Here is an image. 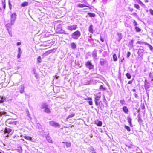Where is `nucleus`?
<instances>
[{
    "label": "nucleus",
    "mask_w": 153,
    "mask_h": 153,
    "mask_svg": "<svg viewBox=\"0 0 153 153\" xmlns=\"http://www.w3.org/2000/svg\"><path fill=\"white\" fill-rule=\"evenodd\" d=\"M77 28V25H75L67 26V29L70 31L76 30Z\"/></svg>",
    "instance_id": "6"
},
{
    "label": "nucleus",
    "mask_w": 153,
    "mask_h": 153,
    "mask_svg": "<svg viewBox=\"0 0 153 153\" xmlns=\"http://www.w3.org/2000/svg\"><path fill=\"white\" fill-rule=\"evenodd\" d=\"M123 111L126 114H128V109L126 106H124L123 108Z\"/></svg>",
    "instance_id": "9"
},
{
    "label": "nucleus",
    "mask_w": 153,
    "mask_h": 153,
    "mask_svg": "<svg viewBox=\"0 0 153 153\" xmlns=\"http://www.w3.org/2000/svg\"><path fill=\"white\" fill-rule=\"evenodd\" d=\"M136 91V89H133L132 90V91H133V92H135Z\"/></svg>",
    "instance_id": "59"
},
{
    "label": "nucleus",
    "mask_w": 153,
    "mask_h": 153,
    "mask_svg": "<svg viewBox=\"0 0 153 153\" xmlns=\"http://www.w3.org/2000/svg\"><path fill=\"white\" fill-rule=\"evenodd\" d=\"M93 25L92 24H91L89 27V28L88 29L89 32L92 33H93Z\"/></svg>",
    "instance_id": "11"
},
{
    "label": "nucleus",
    "mask_w": 153,
    "mask_h": 153,
    "mask_svg": "<svg viewBox=\"0 0 153 153\" xmlns=\"http://www.w3.org/2000/svg\"><path fill=\"white\" fill-rule=\"evenodd\" d=\"M71 48L73 49H75L76 48V45L75 43L74 42H72L71 43Z\"/></svg>",
    "instance_id": "15"
},
{
    "label": "nucleus",
    "mask_w": 153,
    "mask_h": 153,
    "mask_svg": "<svg viewBox=\"0 0 153 153\" xmlns=\"http://www.w3.org/2000/svg\"><path fill=\"white\" fill-rule=\"evenodd\" d=\"M38 62L39 63H40L41 62L42 60L41 57L39 56L37 58Z\"/></svg>",
    "instance_id": "40"
},
{
    "label": "nucleus",
    "mask_w": 153,
    "mask_h": 153,
    "mask_svg": "<svg viewBox=\"0 0 153 153\" xmlns=\"http://www.w3.org/2000/svg\"><path fill=\"white\" fill-rule=\"evenodd\" d=\"M144 52V50L143 49H140L138 50V54H139V53H142Z\"/></svg>",
    "instance_id": "39"
},
{
    "label": "nucleus",
    "mask_w": 153,
    "mask_h": 153,
    "mask_svg": "<svg viewBox=\"0 0 153 153\" xmlns=\"http://www.w3.org/2000/svg\"><path fill=\"white\" fill-rule=\"evenodd\" d=\"M47 140L49 142L51 143H52V140L49 137H48L47 138Z\"/></svg>",
    "instance_id": "41"
},
{
    "label": "nucleus",
    "mask_w": 153,
    "mask_h": 153,
    "mask_svg": "<svg viewBox=\"0 0 153 153\" xmlns=\"http://www.w3.org/2000/svg\"><path fill=\"white\" fill-rule=\"evenodd\" d=\"M130 55H131V53L129 52H128L127 55V58H128L130 56Z\"/></svg>",
    "instance_id": "49"
},
{
    "label": "nucleus",
    "mask_w": 153,
    "mask_h": 153,
    "mask_svg": "<svg viewBox=\"0 0 153 153\" xmlns=\"http://www.w3.org/2000/svg\"><path fill=\"white\" fill-rule=\"evenodd\" d=\"M80 36V32L78 30L74 32L71 34L72 37L74 39H77Z\"/></svg>",
    "instance_id": "2"
},
{
    "label": "nucleus",
    "mask_w": 153,
    "mask_h": 153,
    "mask_svg": "<svg viewBox=\"0 0 153 153\" xmlns=\"http://www.w3.org/2000/svg\"><path fill=\"white\" fill-rule=\"evenodd\" d=\"M21 44V43L20 42H18L17 43V45H20Z\"/></svg>",
    "instance_id": "56"
},
{
    "label": "nucleus",
    "mask_w": 153,
    "mask_h": 153,
    "mask_svg": "<svg viewBox=\"0 0 153 153\" xmlns=\"http://www.w3.org/2000/svg\"><path fill=\"white\" fill-rule=\"evenodd\" d=\"M5 100V98L4 97H0V102H3Z\"/></svg>",
    "instance_id": "26"
},
{
    "label": "nucleus",
    "mask_w": 153,
    "mask_h": 153,
    "mask_svg": "<svg viewBox=\"0 0 153 153\" xmlns=\"http://www.w3.org/2000/svg\"><path fill=\"white\" fill-rule=\"evenodd\" d=\"M145 88L146 89H148L149 88V83L147 82H145Z\"/></svg>",
    "instance_id": "20"
},
{
    "label": "nucleus",
    "mask_w": 153,
    "mask_h": 153,
    "mask_svg": "<svg viewBox=\"0 0 153 153\" xmlns=\"http://www.w3.org/2000/svg\"><path fill=\"white\" fill-rule=\"evenodd\" d=\"M10 2L9 1V5L10 8V9H11V7L10 6Z\"/></svg>",
    "instance_id": "62"
},
{
    "label": "nucleus",
    "mask_w": 153,
    "mask_h": 153,
    "mask_svg": "<svg viewBox=\"0 0 153 153\" xmlns=\"http://www.w3.org/2000/svg\"><path fill=\"white\" fill-rule=\"evenodd\" d=\"M97 101H98L95 100V105L97 106H98V105Z\"/></svg>",
    "instance_id": "52"
},
{
    "label": "nucleus",
    "mask_w": 153,
    "mask_h": 153,
    "mask_svg": "<svg viewBox=\"0 0 153 153\" xmlns=\"http://www.w3.org/2000/svg\"><path fill=\"white\" fill-rule=\"evenodd\" d=\"M44 111L48 113H49L51 112L50 109L48 107L44 109Z\"/></svg>",
    "instance_id": "19"
},
{
    "label": "nucleus",
    "mask_w": 153,
    "mask_h": 153,
    "mask_svg": "<svg viewBox=\"0 0 153 153\" xmlns=\"http://www.w3.org/2000/svg\"><path fill=\"white\" fill-rule=\"evenodd\" d=\"M7 113L5 112H0V116H1L2 115H7Z\"/></svg>",
    "instance_id": "38"
},
{
    "label": "nucleus",
    "mask_w": 153,
    "mask_h": 153,
    "mask_svg": "<svg viewBox=\"0 0 153 153\" xmlns=\"http://www.w3.org/2000/svg\"><path fill=\"white\" fill-rule=\"evenodd\" d=\"M146 44L149 46V48L151 50H152L153 49L152 47L149 44L147 43H146Z\"/></svg>",
    "instance_id": "50"
},
{
    "label": "nucleus",
    "mask_w": 153,
    "mask_h": 153,
    "mask_svg": "<svg viewBox=\"0 0 153 153\" xmlns=\"http://www.w3.org/2000/svg\"><path fill=\"white\" fill-rule=\"evenodd\" d=\"M131 119L129 117L128 118V122L129 124V125H130V126H132V123H131Z\"/></svg>",
    "instance_id": "23"
},
{
    "label": "nucleus",
    "mask_w": 153,
    "mask_h": 153,
    "mask_svg": "<svg viewBox=\"0 0 153 153\" xmlns=\"http://www.w3.org/2000/svg\"><path fill=\"white\" fill-rule=\"evenodd\" d=\"M120 103L122 105H123L125 103V101L124 100H120Z\"/></svg>",
    "instance_id": "44"
},
{
    "label": "nucleus",
    "mask_w": 153,
    "mask_h": 153,
    "mask_svg": "<svg viewBox=\"0 0 153 153\" xmlns=\"http://www.w3.org/2000/svg\"><path fill=\"white\" fill-rule=\"evenodd\" d=\"M92 56L94 58H96L97 57V52L96 51L94 50Z\"/></svg>",
    "instance_id": "24"
},
{
    "label": "nucleus",
    "mask_w": 153,
    "mask_h": 153,
    "mask_svg": "<svg viewBox=\"0 0 153 153\" xmlns=\"http://www.w3.org/2000/svg\"><path fill=\"white\" fill-rule=\"evenodd\" d=\"M88 100H89L90 101H88V103L90 105H91L93 104V102L92 101V99L91 98H88Z\"/></svg>",
    "instance_id": "25"
},
{
    "label": "nucleus",
    "mask_w": 153,
    "mask_h": 153,
    "mask_svg": "<svg viewBox=\"0 0 153 153\" xmlns=\"http://www.w3.org/2000/svg\"><path fill=\"white\" fill-rule=\"evenodd\" d=\"M19 92L21 94H23L24 92L25 86L24 85H21L19 87Z\"/></svg>",
    "instance_id": "8"
},
{
    "label": "nucleus",
    "mask_w": 153,
    "mask_h": 153,
    "mask_svg": "<svg viewBox=\"0 0 153 153\" xmlns=\"http://www.w3.org/2000/svg\"><path fill=\"white\" fill-rule=\"evenodd\" d=\"M134 96H135V97L136 98H137L138 97V96L137 94L136 93H134Z\"/></svg>",
    "instance_id": "53"
},
{
    "label": "nucleus",
    "mask_w": 153,
    "mask_h": 153,
    "mask_svg": "<svg viewBox=\"0 0 153 153\" xmlns=\"http://www.w3.org/2000/svg\"><path fill=\"white\" fill-rule=\"evenodd\" d=\"M17 15L16 13L11 14L10 18V22L11 25H13L15 23Z\"/></svg>",
    "instance_id": "3"
},
{
    "label": "nucleus",
    "mask_w": 153,
    "mask_h": 153,
    "mask_svg": "<svg viewBox=\"0 0 153 153\" xmlns=\"http://www.w3.org/2000/svg\"><path fill=\"white\" fill-rule=\"evenodd\" d=\"M12 25L11 24V23L10 24V23H8L6 24V27L7 29L8 32L9 34V35H10V36L11 37H12V31H11V29H12Z\"/></svg>",
    "instance_id": "4"
},
{
    "label": "nucleus",
    "mask_w": 153,
    "mask_h": 153,
    "mask_svg": "<svg viewBox=\"0 0 153 153\" xmlns=\"http://www.w3.org/2000/svg\"><path fill=\"white\" fill-rule=\"evenodd\" d=\"M56 31L57 33H63V34H67V33L66 32H65V31H64L62 30H61L60 31H58V30H57Z\"/></svg>",
    "instance_id": "14"
},
{
    "label": "nucleus",
    "mask_w": 153,
    "mask_h": 153,
    "mask_svg": "<svg viewBox=\"0 0 153 153\" xmlns=\"http://www.w3.org/2000/svg\"><path fill=\"white\" fill-rule=\"evenodd\" d=\"M143 43V42L141 41H138L137 42V44H142Z\"/></svg>",
    "instance_id": "51"
},
{
    "label": "nucleus",
    "mask_w": 153,
    "mask_h": 153,
    "mask_svg": "<svg viewBox=\"0 0 153 153\" xmlns=\"http://www.w3.org/2000/svg\"><path fill=\"white\" fill-rule=\"evenodd\" d=\"M126 76L128 79H130L131 78V76L129 73H126Z\"/></svg>",
    "instance_id": "35"
},
{
    "label": "nucleus",
    "mask_w": 153,
    "mask_h": 153,
    "mask_svg": "<svg viewBox=\"0 0 153 153\" xmlns=\"http://www.w3.org/2000/svg\"><path fill=\"white\" fill-rule=\"evenodd\" d=\"M150 13L153 15V10L151 9H150L149 10Z\"/></svg>",
    "instance_id": "47"
},
{
    "label": "nucleus",
    "mask_w": 153,
    "mask_h": 153,
    "mask_svg": "<svg viewBox=\"0 0 153 153\" xmlns=\"http://www.w3.org/2000/svg\"><path fill=\"white\" fill-rule=\"evenodd\" d=\"M134 40H131V41L129 42V44L130 45H131L132 47L133 46V43L134 42Z\"/></svg>",
    "instance_id": "32"
},
{
    "label": "nucleus",
    "mask_w": 153,
    "mask_h": 153,
    "mask_svg": "<svg viewBox=\"0 0 153 153\" xmlns=\"http://www.w3.org/2000/svg\"><path fill=\"white\" fill-rule=\"evenodd\" d=\"M149 1L148 0H145V2H146V3H147Z\"/></svg>",
    "instance_id": "60"
},
{
    "label": "nucleus",
    "mask_w": 153,
    "mask_h": 153,
    "mask_svg": "<svg viewBox=\"0 0 153 153\" xmlns=\"http://www.w3.org/2000/svg\"><path fill=\"white\" fill-rule=\"evenodd\" d=\"M132 81H128V84H131L132 83Z\"/></svg>",
    "instance_id": "55"
},
{
    "label": "nucleus",
    "mask_w": 153,
    "mask_h": 153,
    "mask_svg": "<svg viewBox=\"0 0 153 153\" xmlns=\"http://www.w3.org/2000/svg\"><path fill=\"white\" fill-rule=\"evenodd\" d=\"M2 3L3 4H5V0H2Z\"/></svg>",
    "instance_id": "57"
},
{
    "label": "nucleus",
    "mask_w": 153,
    "mask_h": 153,
    "mask_svg": "<svg viewBox=\"0 0 153 153\" xmlns=\"http://www.w3.org/2000/svg\"><path fill=\"white\" fill-rule=\"evenodd\" d=\"M101 98L100 95L96 96L95 98V100L98 101Z\"/></svg>",
    "instance_id": "28"
},
{
    "label": "nucleus",
    "mask_w": 153,
    "mask_h": 153,
    "mask_svg": "<svg viewBox=\"0 0 153 153\" xmlns=\"http://www.w3.org/2000/svg\"><path fill=\"white\" fill-rule=\"evenodd\" d=\"M93 153H96L95 152H93Z\"/></svg>",
    "instance_id": "64"
},
{
    "label": "nucleus",
    "mask_w": 153,
    "mask_h": 153,
    "mask_svg": "<svg viewBox=\"0 0 153 153\" xmlns=\"http://www.w3.org/2000/svg\"><path fill=\"white\" fill-rule=\"evenodd\" d=\"M22 53V51L20 48H18V53L17 55V57L18 58H19L21 57V54Z\"/></svg>",
    "instance_id": "10"
},
{
    "label": "nucleus",
    "mask_w": 153,
    "mask_h": 153,
    "mask_svg": "<svg viewBox=\"0 0 153 153\" xmlns=\"http://www.w3.org/2000/svg\"><path fill=\"white\" fill-rule=\"evenodd\" d=\"M78 6L79 7L83 8L86 7V6L85 4L79 3L78 4Z\"/></svg>",
    "instance_id": "21"
},
{
    "label": "nucleus",
    "mask_w": 153,
    "mask_h": 153,
    "mask_svg": "<svg viewBox=\"0 0 153 153\" xmlns=\"http://www.w3.org/2000/svg\"><path fill=\"white\" fill-rule=\"evenodd\" d=\"M97 126H101L102 125V123L101 121H99L97 123H96Z\"/></svg>",
    "instance_id": "36"
},
{
    "label": "nucleus",
    "mask_w": 153,
    "mask_h": 153,
    "mask_svg": "<svg viewBox=\"0 0 153 153\" xmlns=\"http://www.w3.org/2000/svg\"><path fill=\"white\" fill-rule=\"evenodd\" d=\"M138 121L139 123H142V122L141 118L140 117H139L138 119Z\"/></svg>",
    "instance_id": "46"
},
{
    "label": "nucleus",
    "mask_w": 153,
    "mask_h": 153,
    "mask_svg": "<svg viewBox=\"0 0 153 153\" xmlns=\"http://www.w3.org/2000/svg\"><path fill=\"white\" fill-rule=\"evenodd\" d=\"M134 7L137 9H139L140 7L139 5L137 4H134Z\"/></svg>",
    "instance_id": "48"
},
{
    "label": "nucleus",
    "mask_w": 153,
    "mask_h": 153,
    "mask_svg": "<svg viewBox=\"0 0 153 153\" xmlns=\"http://www.w3.org/2000/svg\"><path fill=\"white\" fill-rule=\"evenodd\" d=\"M85 65L86 67L88 68L89 69H93L94 66L92 65L91 63L89 62H87L85 63Z\"/></svg>",
    "instance_id": "7"
},
{
    "label": "nucleus",
    "mask_w": 153,
    "mask_h": 153,
    "mask_svg": "<svg viewBox=\"0 0 153 153\" xmlns=\"http://www.w3.org/2000/svg\"><path fill=\"white\" fill-rule=\"evenodd\" d=\"M28 5V3L27 2H26L24 3H22L21 4V7H24L27 6Z\"/></svg>",
    "instance_id": "17"
},
{
    "label": "nucleus",
    "mask_w": 153,
    "mask_h": 153,
    "mask_svg": "<svg viewBox=\"0 0 153 153\" xmlns=\"http://www.w3.org/2000/svg\"><path fill=\"white\" fill-rule=\"evenodd\" d=\"M104 100H105V101H106V99H105V97H104Z\"/></svg>",
    "instance_id": "63"
},
{
    "label": "nucleus",
    "mask_w": 153,
    "mask_h": 153,
    "mask_svg": "<svg viewBox=\"0 0 153 153\" xmlns=\"http://www.w3.org/2000/svg\"><path fill=\"white\" fill-rule=\"evenodd\" d=\"M75 115L74 114H72L71 115H69L67 118V119H68L72 118L74 117Z\"/></svg>",
    "instance_id": "33"
},
{
    "label": "nucleus",
    "mask_w": 153,
    "mask_h": 153,
    "mask_svg": "<svg viewBox=\"0 0 153 153\" xmlns=\"http://www.w3.org/2000/svg\"><path fill=\"white\" fill-rule=\"evenodd\" d=\"M125 128L128 131H131L130 128V127L126 125H125L124 126Z\"/></svg>",
    "instance_id": "30"
},
{
    "label": "nucleus",
    "mask_w": 153,
    "mask_h": 153,
    "mask_svg": "<svg viewBox=\"0 0 153 153\" xmlns=\"http://www.w3.org/2000/svg\"><path fill=\"white\" fill-rule=\"evenodd\" d=\"M48 107V105L46 103L43 104L42 106V108H45Z\"/></svg>",
    "instance_id": "29"
},
{
    "label": "nucleus",
    "mask_w": 153,
    "mask_h": 153,
    "mask_svg": "<svg viewBox=\"0 0 153 153\" xmlns=\"http://www.w3.org/2000/svg\"><path fill=\"white\" fill-rule=\"evenodd\" d=\"M105 61H101L100 62V64L101 65H103L105 64Z\"/></svg>",
    "instance_id": "43"
},
{
    "label": "nucleus",
    "mask_w": 153,
    "mask_h": 153,
    "mask_svg": "<svg viewBox=\"0 0 153 153\" xmlns=\"http://www.w3.org/2000/svg\"><path fill=\"white\" fill-rule=\"evenodd\" d=\"M3 8L4 9H5V8L6 6H5V4H3Z\"/></svg>",
    "instance_id": "58"
},
{
    "label": "nucleus",
    "mask_w": 153,
    "mask_h": 153,
    "mask_svg": "<svg viewBox=\"0 0 153 153\" xmlns=\"http://www.w3.org/2000/svg\"><path fill=\"white\" fill-rule=\"evenodd\" d=\"M100 88L103 91H105L106 90V88H104L102 85L100 86Z\"/></svg>",
    "instance_id": "42"
},
{
    "label": "nucleus",
    "mask_w": 153,
    "mask_h": 153,
    "mask_svg": "<svg viewBox=\"0 0 153 153\" xmlns=\"http://www.w3.org/2000/svg\"><path fill=\"white\" fill-rule=\"evenodd\" d=\"M117 35H118L119 39H118V41L119 42L122 39V36L121 33H117Z\"/></svg>",
    "instance_id": "16"
},
{
    "label": "nucleus",
    "mask_w": 153,
    "mask_h": 153,
    "mask_svg": "<svg viewBox=\"0 0 153 153\" xmlns=\"http://www.w3.org/2000/svg\"><path fill=\"white\" fill-rule=\"evenodd\" d=\"M62 143H66V147L67 148L71 146V143H68V142H63Z\"/></svg>",
    "instance_id": "31"
},
{
    "label": "nucleus",
    "mask_w": 153,
    "mask_h": 153,
    "mask_svg": "<svg viewBox=\"0 0 153 153\" xmlns=\"http://www.w3.org/2000/svg\"><path fill=\"white\" fill-rule=\"evenodd\" d=\"M88 14L89 15V16L91 17H94L95 16V14L91 13H88Z\"/></svg>",
    "instance_id": "27"
},
{
    "label": "nucleus",
    "mask_w": 153,
    "mask_h": 153,
    "mask_svg": "<svg viewBox=\"0 0 153 153\" xmlns=\"http://www.w3.org/2000/svg\"><path fill=\"white\" fill-rule=\"evenodd\" d=\"M12 131V130L11 129L8 128H6L4 131V133H9Z\"/></svg>",
    "instance_id": "12"
},
{
    "label": "nucleus",
    "mask_w": 153,
    "mask_h": 153,
    "mask_svg": "<svg viewBox=\"0 0 153 153\" xmlns=\"http://www.w3.org/2000/svg\"><path fill=\"white\" fill-rule=\"evenodd\" d=\"M135 28L136 31L137 32H140L141 31V29L137 27H135Z\"/></svg>",
    "instance_id": "34"
},
{
    "label": "nucleus",
    "mask_w": 153,
    "mask_h": 153,
    "mask_svg": "<svg viewBox=\"0 0 153 153\" xmlns=\"http://www.w3.org/2000/svg\"><path fill=\"white\" fill-rule=\"evenodd\" d=\"M113 59L115 61H116L117 60V56L116 54H114L113 55Z\"/></svg>",
    "instance_id": "22"
},
{
    "label": "nucleus",
    "mask_w": 153,
    "mask_h": 153,
    "mask_svg": "<svg viewBox=\"0 0 153 153\" xmlns=\"http://www.w3.org/2000/svg\"><path fill=\"white\" fill-rule=\"evenodd\" d=\"M18 122L14 121L13 119H7L6 122V125L10 127H13L14 126L17 125Z\"/></svg>",
    "instance_id": "1"
},
{
    "label": "nucleus",
    "mask_w": 153,
    "mask_h": 153,
    "mask_svg": "<svg viewBox=\"0 0 153 153\" xmlns=\"http://www.w3.org/2000/svg\"><path fill=\"white\" fill-rule=\"evenodd\" d=\"M100 40L102 42H103L104 41V39L102 37L100 38Z\"/></svg>",
    "instance_id": "54"
},
{
    "label": "nucleus",
    "mask_w": 153,
    "mask_h": 153,
    "mask_svg": "<svg viewBox=\"0 0 153 153\" xmlns=\"http://www.w3.org/2000/svg\"><path fill=\"white\" fill-rule=\"evenodd\" d=\"M49 123L51 126L54 127L59 128L60 127V125L58 123L53 121H51L49 122Z\"/></svg>",
    "instance_id": "5"
},
{
    "label": "nucleus",
    "mask_w": 153,
    "mask_h": 153,
    "mask_svg": "<svg viewBox=\"0 0 153 153\" xmlns=\"http://www.w3.org/2000/svg\"><path fill=\"white\" fill-rule=\"evenodd\" d=\"M24 137L25 139L26 140H28L31 141H33V139H32V137H31L29 136H24Z\"/></svg>",
    "instance_id": "18"
},
{
    "label": "nucleus",
    "mask_w": 153,
    "mask_h": 153,
    "mask_svg": "<svg viewBox=\"0 0 153 153\" xmlns=\"http://www.w3.org/2000/svg\"><path fill=\"white\" fill-rule=\"evenodd\" d=\"M90 151L93 153V152H94V149L92 147H90L89 148Z\"/></svg>",
    "instance_id": "37"
},
{
    "label": "nucleus",
    "mask_w": 153,
    "mask_h": 153,
    "mask_svg": "<svg viewBox=\"0 0 153 153\" xmlns=\"http://www.w3.org/2000/svg\"><path fill=\"white\" fill-rule=\"evenodd\" d=\"M53 50H49L45 52L44 54L45 56H47L49 54L51 53L53 51Z\"/></svg>",
    "instance_id": "13"
},
{
    "label": "nucleus",
    "mask_w": 153,
    "mask_h": 153,
    "mask_svg": "<svg viewBox=\"0 0 153 153\" xmlns=\"http://www.w3.org/2000/svg\"><path fill=\"white\" fill-rule=\"evenodd\" d=\"M133 23L134 24V25L135 26H136V25H138L137 23V22L135 20H134V21L133 22Z\"/></svg>",
    "instance_id": "45"
},
{
    "label": "nucleus",
    "mask_w": 153,
    "mask_h": 153,
    "mask_svg": "<svg viewBox=\"0 0 153 153\" xmlns=\"http://www.w3.org/2000/svg\"><path fill=\"white\" fill-rule=\"evenodd\" d=\"M138 0L139 1V3H140V4H141L142 3V2L140 1V0Z\"/></svg>",
    "instance_id": "61"
}]
</instances>
